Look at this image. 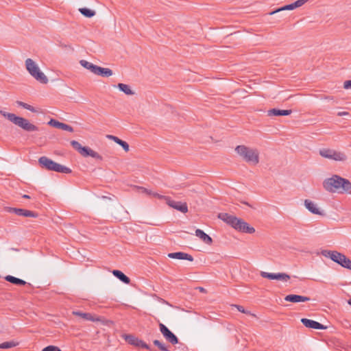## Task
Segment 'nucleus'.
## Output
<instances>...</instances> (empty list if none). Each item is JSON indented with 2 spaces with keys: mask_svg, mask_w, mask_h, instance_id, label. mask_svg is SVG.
Segmentation results:
<instances>
[{
  "mask_svg": "<svg viewBox=\"0 0 351 351\" xmlns=\"http://www.w3.org/2000/svg\"><path fill=\"white\" fill-rule=\"evenodd\" d=\"M304 206L306 208L312 213L316 215H322V213L319 211V208L317 207V204L313 202L306 199L304 201Z\"/></svg>",
  "mask_w": 351,
  "mask_h": 351,
  "instance_id": "nucleus-22",
  "label": "nucleus"
},
{
  "mask_svg": "<svg viewBox=\"0 0 351 351\" xmlns=\"http://www.w3.org/2000/svg\"><path fill=\"white\" fill-rule=\"evenodd\" d=\"M261 276L263 278H268L270 280H278L282 281H287L290 279V276L285 273H268L265 271H261Z\"/></svg>",
  "mask_w": 351,
  "mask_h": 351,
  "instance_id": "nucleus-12",
  "label": "nucleus"
},
{
  "mask_svg": "<svg viewBox=\"0 0 351 351\" xmlns=\"http://www.w3.org/2000/svg\"><path fill=\"white\" fill-rule=\"evenodd\" d=\"M235 306L237 307V308L238 309L239 311H240L243 313H249V312H247L245 310L243 306H240V305H235Z\"/></svg>",
  "mask_w": 351,
  "mask_h": 351,
  "instance_id": "nucleus-42",
  "label": "nucleus"
},
{
  "mask_svg": "<svg viewBox=\"0 0 351 351\" xmlns=\"http://www.w3.org/2000/svg\"><path fill=\"white\" fill-rule=\"evenodd\" d=\"M0 114L10 122L26 132H35L38 130L37 126L32 124L29 121V120L23 117L16 116L15 114L7 112L2 110H0Z\"/></svg>",
  "mask_w": 351,
  "mask_h": 351,
  "instance_id": "nucleus-2",
  "label": "nucleus"
},
{
  "mask_svg": "<svg viewBox=\"0 0 351 351\" xmlns=\"http://www.w3.org/2000/svg\"><path fill=\"white\" fill-rule=\"evenodd\" d=\"M107 138H108L109 139H112L114 141V139H117L118 137L112 135H108Z\"/></svg>",
  "mask_w": 351,
  "mask_h": 351,
  "instance_id": "nucleus-43",
  "label": "nucleus"
},
{
  "mask_svg": "<svg viewBox=\"0 0 351 351\" xmlns=\"http://www.w3.org/2000/svg\"><path fill=\"white\" fill-rule=\"evenodd\" d=\"M348 113L347 112H338V116H343V115H346V114H348Z\"/></svg>",
  "mask_w": 351,
  "mask_h": 351,
  "instance_id": "nucleus-44",
  "label": "nucleus"
},
{
  "mask_svg": "<svg viewBox=\"0 0 351 351\" xmlns=\"http://www.w3.org/2000/svg\"><path fill=\"white\" fill-rule=\"evenodd\" d=\"M73 314L75 315L82 317V318H84V319H86V320H90V321H93V322L97 320L96 319H95L93 317V316L90 313H82L80 311H75V312H73Z\"/></svg>",
  "mask_w": 351,
  "mask_h": 351,
  "instance_id": "nucleus-29",
  "label": "nucleus"
},
{
  "mask_svg": "<svg viewBox=\"0 0 351 351\" xmlns=\"http://www.w3.org/2000/svg\"><path fill=\"white\" fill-rule=\"evenodd\" d=\"M285 300L287 302H291L293 303L297 302H304L310 300V298L308 297L303 296V295H287L285 298Z\"/></svg>",
  "mask_w": 351,
  "mask_h": 351,
  "instance_id": "nucleus-16",
  "label": "nucleus"
},
{
  "mask_svg": "<svg viewBox=\"0 0 351 351\" xmlns=\"http://www.w3.org/2000/svg\"><path fill=\"white\" fill-rule=\"evenodd\" d=\"M80 12L86 17L91 18L95 15V12L86 8L79 9Z\"/></svg>",
  "mask_w": 351,
  "mask_h": 351,
  "instance_id": "nucleus-30",
  "label": "nucleus"
},
{
  "mask_svg": "<svg viewBox=\"0 0 351 351\" xmlns=\"http://www.w3.org/2000/svg\"><path fill=\"white\" fill-rule=\"evenodd\" d=\"M125 339L128 343H130L132 346H136L138 348H145L149 351H153V350L150 348V346L148 344H147L143 341L135 337L134 336H133L132 335H125Z\"/></svg>",
  "mask_w": 351,
  "mask_h": 351,
  "instance_id": "nucleus-9",
  "label": "nucleus"
},
{
  "mask_svg": "<svg viewBox=\"0 0 351 351\" xmlns=\"http://www.w3.org/2000/svg\"><path fill=\"white\" fill-rule=\"evenodd\" d=\"M38 163L42 168L45 169L48 171H53L63 173H71V169L56 162L51 159L47 158V156H41L40 158H39Z\"/></svg>",
  "mask_w": 351,
  "mask_h": 351,
  "instance_id": "nucleus-4",
  "label": "nucleus"
},
{
  "mask_svg": "<svg viewBox=\"0 0 351 351\" xmlns=\"http://www.w3.org/2000/svg\"><path fill=\"white\" fill-rule=\"evenodd\" d=\"M164 199L167 200V203L170 207H172L183 213L188 212V206L186 203L171 200L169 197H165Z\"/></svg>",
  "mask_w": 351,
  "mask_h": 351,
  "instance_id": "nucleus-13",
  "label": "nucleus"
},
{
  "mask_svg": "<svg viewBox=\"0 0 351 351\" xmlns=\"http://www.w3.org/2000/svg\"><path fill=\"white\" fill-rule=\"evenodd\" d=\"M308 1V0H298V1H295L294 3H292L293 10L297 8L301 7L305 3H306Z\"/></svg>",
  "mask_w": 351,
  "mask_h": 351,
  "instance_id": "nucleus-37",
  "label": "nucleus"
},
{
  "mask_svg": "<svg viewBox=\"0 0 351 351\" xmlns=\"http://www.w3.org/2000/svg\"><path fill=\"white\" fill-rule=\"evenodd\" d=\"M5 210L9 213H14L19 216H23V217H36L38 216L37 213H36L33 211L23 209V208L6 207Z\"/></svg>",
  "mask_w": 351,
  "mask_h": 351,
  "instance_id": "nucleus-11",
  "label": "nucleus"
},
{
  "mask_svg": "<svg viewBox=\"0 0 351 351\" xmlns=\"http://www.w3.org/2000/svg\"><path fill=\"white\" fill-rule=\"evenodd\" d=\"M235 230L249 234H252L255 232V229L253 227L250 226L247 222L241 219H239Z\"/></svg>",
  "mask_w": 351,
  "mask_h": 351,
  "instance_id": "nucleus-15",
  "label": "nucleus"
},
{
  "mask_svg": "<svg viewBox=\"0 0 351 351\" xmlns=\"http://www.w3.org/2000/svg\"><path fill=\"white\" fill-rule=\"evenodd\" d=\"M292 112L291 110H280L276 108H272L267 110V116H288Z\"/></svg>",
  "mask_w": 351,
  "mask_h": 351,
  "instance_id": "nucleus-19",
  "label": "nucleus"
},
{
  "mask_svg": "<svg viewBox=\"0 0 351 351\" xmlns=\"http://www.w3.org/2000/svg\"><path fill=\"white\" fill-rule=\"evenodd\" d=\"M94 74L108 77L112 75L113 72L110 69L103 68L97 65Z\"/></svg>",
  "mask_w": 351,
  "mask_h": 351,
  "instance_id": "nucleus-20",
  "label": "nucleus"
},
{
  "mask_svg": "<svg viewBox=\"0 0 351 351\" xmlns=\"http://www.w3.org/2000/svg\"><path fill=\"white\" fill-rule=\"evenodd\" d=\"M319 155L325 158L335 161H346L347 156L344 152L329 148H322L319 150Z\"/></svg>",
  "mask_w": 351,
  "mask_h": 351,
  "instance_id": "nucleus-6",
  "label": "nucleus"
},
{
  "mask_svg": "<svg viewBox=\"0 0 351 351\" xmlns=\"http://www.w3.org/2000/svg\"><path fill=\"white\" fill-rule=\"evenodd\" d=\"M322 254L326 257L330 258L332 261L338 263L343 254L337 251L322 250Z\"/></svg>",
  "mask_w": 351,
  "mask_h": 351,
  "instance_id": "nucleus-17",
  "label": "nucleus"
},
{
  "mask_svg": "<svg viewBox=\"0 0 351 351\" xmlns=\"http://www.w3.org/2000/svg\"><path fill=\"white\" fill-rule=\"evenodd\" d=\"M338 264L344 268L351 270V260L347 258L344 254H342Z\"/></svg>",
  "mask_w": 351,
  "mask_h": 351,
  "instance_id": "nucleus-26",
  "label": "nucleus"
},
{
  "mask_svg": "<svg viewBox=\"0 0 351 351\" xmlns=\"http://www.w3.org/2000/svg\"><path fill=\"white\" fill-rule=\"evenodd\" d=\"M25 66L29 73L38 82L46 84L48 82L47 77L40 70L38 66L31 58L25 60Z\"/></svg>",
  "mask_w": 351,
  "mask_h": 351,
  "instance_id": "nucleus-5",
  "label": "nucleus"
},
{
  "mask_svg": "<svg viewBox=\"0 0 351 351\" xmlns=\"http://www.w3.org/2000/svg\"><path fill=\"white\" fill-rule=\"evenodd\" d=\"M235 152L246 162L256 165L259 162V152L256 149H253L245 145H238Z\"/></svg>",
  "mask_w": 351,
  "mask_h": 351,
  "instance_id": "nucleus-3",
  "label": "nucleus"
},
{
  "mask_svg": "<svg viewBox=\"0 0 351 351\" xmlns=\"http://www.w3.org/2000/svg\"><path fill=\"white\" fill-rule=\"evenodd\" d=\"M343 88L345 89H351V80L345 81L343 83Z\"/></svg>",
  "mask_w": 351,
  "mask_h": 351,
  "instance_id": "nucleus-41",
  "label": "nucleus"
},
{
  "mask_svg": "<svg viewBox=\"0 0 351 351\" xmlns=\"http://www.w3.org/2000/svg\"><path fill=\"white\" fill-rule=\"evenodd\" d=\"M117 88L123 91L127 95H134V92L131 89L130 86L128 84L119 83L117 84Z\"/></svg>",
  "mask_w": 351,
  "mask_h": 351,
  "instance_id": "nucleus-25",
  "label": "nucleus"
},
{
  "mask_svg": "<svg viewBox=\"0 0 351 351\" xmlns=\"http://www.w3.org/2000/svg\"><path fill=\"white\" fill-rule=\"evenodd\" d=\"M293 10V8L292 3H291V4L282 6V7H281V8H278V9L274 10V11H272V12H269V14L272 15V14H274L275 13H277L278 12H280V11H283V10Z\"/></svg>",
  "mask_w": 351,
  "mask_h": 351,
  "instance_id": "nucleus-33",
  "label": "nucleus"
},
{
  "mask_svg": "<svg viewBox=\"0 0 351 351\" xmlns=\"http://www.w3.org/2000/svg\"><path fill=\"white\" fill-rule=\"evenodd\" d=\"M80 64L81 66H82L84 68L90 71L93 73H95V68L97 65L93 64V63L88 62L85 60H82L80 61Z\"/></svg>",
  "mask_w": 351,
  "mask_h": 351,
  "instance_id": "nucleus-27",
  "label": "nucleus"
},
{
  "mask_svg": "<svg viewBox=\"0 0 351 351\" xmlns=\"http://www.w3.org/2000/svg\"><path fill=\"white\" fill-rule=\"evenodd\" d=\"M139 189L141 191L142 193H144L145 194H147L149 195H152L154 197H156L158 199H163L165 198V196L162 195H160L157 193H154L152 192V191L147 189H145L144 187H140Z\"/></svg>",
  "mask_w": 351,
  "mask_h": 351,
  "instance_id": "nucleus-31",
  "label": "nucleus"
},
{
  "mask_svg": "<svg viewBox=\"0 0 351 351\" xmlns=\"http://www.w3.org/2000/svg\"><path fill=\"white\" fill-rule=\"evenodd\" d=\"M154 344L157 346L161 351H170L160 341L156 339L153 341Z\"/></svg>",
  "mask_w": 351,
  "mask_h": 351,
  "instance_id": "nucleus-35",
  "label": "nucleus"
},
{
  "mask_svg": "<svg viewBox=\"0 0 351 351\" xmlns=\"http://www.w3.org/2000/svg\"><path fill=\"white\" fill-rule=\"evenodd\" d=\"M348 303L351 306V298L348 301Z\"/></svg>",
  "mask_w": 351,
  "mask_h": 351,
  "instance_id": "nucleus-46",
  "label": "nucleus"
},
{
  "mask_svg": "<svg viewBox=\"0 0 351 351\" xmlns=\"http://www.w3.org/2000/svg\"><path fill=\"white\" fill-rule=\"evenodd\" d=\"M218 218L226 222L227 224L231 226L233 228H236L239 221V218L234 215H231L226 213H221L218 215Z\"/></svg>",
  "mask_w": 351,
  "mask_h": 351,
  "instance_id": "nucleus-10",
  "label": "nucleus"
},
{
  "mask_svg": "<svg viewBox=\"0 0 351 351\" xmlns=\"http://www.w3.org/2000/svg\"><path fill=\"white\" fill-rule=\"evenodd\" d=\"M42 351H61V350L57 346H48L43 348Z\"/></svg>",
  "mask_w": 351,
  "mask_h": 351,
  "instance_id": "nucleus-40",
  "label": "nucleus"
},
{
  "mask_svg": "<svg viewBox=\"0 0 351 351\" xmlns=\"http://www.w3.org/2000/svg\"><path fill=\"white\" fill-rule=\"evenodd\" d=\"M5 280L10 283H12L14 285H28L29 286H31V284L29 283H27V282H25V280H22V279H20V278H18L16 277H14V276H10V275H8L5 277Z\"/></svg>",
  "mask_w": 351,
  "mask_h": 351,
  "instance_id": "nucleus-23",
  "label": "nucleus"
},
{
  "mask_svg": "<svg viewBox=\"0 0 351 351\" xmlns=\"http://www.w3.org/2000/svg\"><path fill=\"white\" fill-rule=\"evenodd\" d=\"M114 142L121 145L125 152L129 151V145L128 144L127 142L122 141L119 138L114 139Z\"/></svg>",
  "mask_w": 351,
  "mask_h": 351,
  "instance_id": "nucleus-34",
  "label": "nucleus"
},
{
  "mask_svg": "<svg viewBox=\"0 0 351 351\" xmlns=\"http://www.w3.org/2000/svg\"><path fill=\"white\" fill-rule=\"evenodd\" d=\"M308 1V0H298V1H295L294 3H292L293 10L297 8L301 7L305 3H306Z\"/></svg>",
  "mask_w": 351,
  "mask_h": 351,
  "instance_id": "nucleus-38",
  "label": "nucleus"
},
{
  "mask_svg": "<svg viewBox=\"0 0 351 351\" xmlns=\"http://www.w3.org/2000/svg\"><path fill=\"white\" fill-rule=\"evenodd\" d=\"M23 198H26V199H29V198H30V197H29V195H23Z\"/></svg>",
  "mask_w": 351,
  "mask_h": 351,
  "instance_id": "nucleus-45",
  "label": "nucleus"
},
{
  "mask_svg": "<svg viewBox=\"0 0 351 351\" xmlns=\"http://www.w3.org/2000/svg\"><path fill=\"white\" fill-rule=\"evenodd\" d=\"M245 204L249 206H251L247 202H243Z\"/></svg>",
  "mask_w": 351,
  "mask_h": 351,
  "instance_id": "nucleus-47",
  "label": "nucleus"
},
{
  "mask_svg": "<svg viewBox=\"0 0 351 351\" xmlns=\"http://www.w3.org/2000/svg\"><path fill=\"white\" fill-rule=\"evenodd\" d=\"M324 189L329 193H351V182L338 175L326 178L322 183Z\"/></svg>",
  "mask_w": 351,
  "mask_h": 351,
  "instance_id": "nucleus-1",
  "label": "nucleus"
},
{
  "mask_svg": "<svg viewBox=\"0 0 351 351\" xmlns=\"http://www.w3.org/2000/svg\"><path fill=\"white\" fill-rule=\"evenodd\" d=\"M16 104L18 106H21V107L24 108L25 109H27L31 112H37L36 110L33 106H32L29 104H27L26 103H24L21 101H17Z\"/></svg>",
  "mask_w": 351,
  "mask_h": 351,
  "instance_id": "nucleus-32",
  "label": "nucleus"
},
{
  "mask_svg": "<svg viewBox=\"0 0 351 351\" xmlns=\"http://www.w3.org/2000/svg\"><path fill=\"white\" fill-rule=\"evenodd\" d=\"M159 328L160 332L167 341L172 343L173 345L178 343V337L163 324H159Z\"/></svg>",
  "mask_w": 351,
  "mask_h": 351,
  "instance_id": "nucleus-8",
  "label": "nucleus"
},
{
  "mask_svg": "<svg viewBox=\"0 0 351 351\" xmlns=\"http://www.w3.org/2000/svg\"><path fill=\"white\" fill-rule=\"evenodd\" d=\"M301 322L304 324V326L309 328L318 329V330H324L326 329V326L323 324L306 318H302L301 319Z\"/></svg>",
  "mask_w": 351,
  "mask_h": 351,
  "instance_id": "nucleus-14",
  "label": "nucleus"
},
{
  "mask_svg": "<svg viewBox=\"0 0 351 351\" xmlns=\"http://www.w3.org/2000/svg\"><path fill=\"white\" fill-rule=\"evenodd\" d=\"M168 256L171 258L187 260L189 261H193V258L191 255L182 252L169 253L168 254Z\"/></svg>",
  "mask_w": 351,
  "mask_h": 351,
  "instance_id": "nucleus-18",
  "label": "nucleus"
},
{
  "mask_svg": "<svg viewBox=\"0 0 351 351\" xmlns=\"http://www.w3.org/2000/svg\"><path fill=\"white\" fill-rule=\"evenodd\" d=\"M71 145L84 157L91 156L92 158H94L97 160H102V156L99 155L97 152H95L94 150L91 149L88 147H82L81 144L76 141H71Z\"/></svg>",
  "mask_w": 351,
  "mask_h": 351,
  "instance_id": "nucleus-7",
  "label": "nucleus"
},
{
  "mask_svg": "<svg viewBox=\"0 0 351 351\" xmlns=\"http://www.w3.org/2000/svg\"><path fill=\"white\" fill-rule=\"evenodd\" d=\"M195 235L206 244L210 245L213 243L212 238L200 229L195 230Z\"/></svg>",
  "mask_w": 351,
  "mask_h": 351,
  "instance_id": "nucleus-21",
  "label": "nucleus"
},
{
  "mask_svg": "<svg viewBox=\"0 0 351 351\" xmlns=\"http://www.w3.org/2000/svg\"><path fill=\"white\" fill-rule=\"evenodd\" d=\"M48 124L51 126H53L54 128H60V125L62 124V122H60L56 119H51L49 122H48Z\"/></svg>",
  "mask_w": 351,
  "mask_h": 351,
  "instance_id": "nucleus-36",
  "label": "nucleus"
},
{
  "mask_svg": "<svg viewBox=\"0 0 351 351\" xmlns=\"http://www.w3.org/2000/svg\"><path fill=\"white\" fill-rule=\"evenodd\" d=\"M60 129L63 130H66V131H68V132H73V128L71 125H67V124L64 123H62Z\"/></svg>",
  "mask_w": 351,
  "mask_h": 351,
  "instance_id": "nucleus-39",
  "label": "nucleus"
},
{
  "mask_svg": "<svg viewBox=\"0 0 351 351\" xmlns=\"http://www.w3.org/2000/svg\"><path fill=\"white\" fill-rule=\"evenodd\" d=\"M19 344L18 341H5L2 343H0V348L1 349H9L11 348H14L17 346Z\"/></svg>",
  "mask_w": 351,
  "mask_h": 351,
  "instance_id": "nucleus-28",
  "label": "nucleus"
},
{
  "mask_svg": "<svg viewBox=\"0 0 351 351\" xmlns=\"http://www.w3.org/2000/svg\"><path fill=\"white\" fill-rule=\"evenodd\" d=\"M112 274L119 279L121 282L129 284L130 282V279L125 276L121 271L114 269L112 271Z\"/></svg>",
  "mask_w": 351,
  "mask_h": 351,
  "instance_id": "nucleus-24",
  "label": "nucleus"
}]
</instances>
